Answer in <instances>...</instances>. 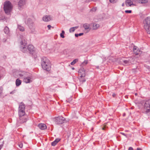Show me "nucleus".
Wrapping results in <instances>:
<instances>
[{"mask_svg": "<svg viewBox=\"0 0 150 150\" xmlns=\"http://www.w3.org/2000/svg\"><path fill=\"white\" fill-rule=\"evenodd\" d=\"M41 66L43 69L46 71L50 70L51 64L50 60L46 57H43L41 59Z\"/></svg>", "mask_w": 150, "mask_h": 150, "instance_id": "obj_1", "label": "nucleus"}, {"mask_svg": "<svg viewBox=\"0 0 150 150\" xmlns=\"http://www.w3.org/2000/svg\"><path fill=\"white\" fill-rule=\"evenodd\" d=\"M3 8L5 13L9 15L13 9V6L10 1H6L4 3Z\"/></svg>", "mask_w": 150, "mask_h": 150, "instance_id": "obj_2", "label": "nucleus"}, {"mask_svg": "<svg viewBox=\"0 0 150 150\" xmlns=\"http://www.w3.org/2000/svg\"><path fill=\"white\" fill-rule=\"evenodd\" d=\"M21 50L24 53L26 52L27 51L28 48L26 46L27 42L25 40V38L23 36H21Z\"/></svg>", "mask_w": 150, "mask_h": 150, "instance_id": "obj_3", "label": "nucleus"}, {"mask_svg": "<svg viewBox=\"0 0 150 150\" xmlns=\"http://www.w3.org/2000/svg\"><path fill=\"white\" fill-rule=\"evenodd\" d=\"M144 28L147 33L150 34V17H148L144 21Z\"/></svg>", "mask_w": 150, "mask_h": 150, "instance_id": "obj_4", "label": "nucleus"}, {"mask_svg": "<svg viewBox=\"0 0 150 150\" xmlns=\"http://www.w3.org/2000/svg\"><path fill=\"white\" fill-rule=\"evenodd\" d=\"M27 23L32 33L35 31L34 24L33 21L31 18H29L27 19Z\"/></svg>", "mask_w": 150, "mask_h": 150, "instance_id": "obj_5", "label": "nucleus"}, {"mask_svg": "<svg viewBox=\"0 0 150 150\" xmlns=\"http://www.w3.org/2000/svg\"><path fill=\"white\" fill-rule=\"evenodd\" d=\"M144 111L146 113L150 114V99L146 101L144 105Z\"/></svg>", "mask_w": 150, "mask_h": 150, "instance_id": "obj_6", "label": "nucleus"}, {"mask_svg": "<svg viewBox=\"0 0 150 150\" xmlns=\"http://www.w3.org/2000/svg\"><path fill=\"white\" fill-rule=\"evenodd\" d=\"M27 120V117L25 116H19V118L17 120V125L19 126L20 124L26 122Z\"/></svg>", "mask_w": 150, "mask_h": 150, "instance_id": "obj_7", "label": "nucleus"}, {"mask_svg": "<svg viewBox=\"0 0 150 150\" xmlns=\"http://www.w3.org/2000/svg\"><path fill=\"white\" fill-rule=\"evenodd\" d=\"M66 119L62 117H59L55 118V121L56 124H62L66 122Z\"/></svg>", "mask_w": 150, "mask_h": 150, "instance_id": "obj_8", "label": "nucleus"}, {"mask_svg": "<svg viewBox=\"0 0 150 150\" xmlns=\"http://www.w3.org/2000/svg\"><path fill=\"white\" fill-rule=\"evenodd\" d=\"M33 77L29 73L27 76L23 78V81L26 83H30L33 81Z\"/></svg>", "mask_w": 150, "mask_h": 150, "instance_id": "obj_9", "label": "nucleus"}, {"mask_svg": "<svg viewBox=\"0 0 150 150\" xmlns=\"http://www.w3.org/2000/svg\"><path fill=\"white\" fill-rule=\"evenodd\" d=\"M26 4L25 0H20L18 3V7L19 10L22 9Z\"/></svg>", "mask_w": 150, "mask_h": 150, "instance_id": "obj_10", "label": "nucleus"}, {"mask_svg": "<svg viewBox=\"0 0 150 150\" xmlns=\"http://www.w3.org/2000/svg\"><path fill=\"white\" fill-rule=\"evenodd\" d=\"M18 74L19 77L23 78L27 76L28 74H29V73L23 71H18Z\"/></svg>", "mask_w": 150, "mask_h": 150, "instance_id": "obj_11", "label": "nucleus"}, {"mask_svg": "<svg viewBox=\"0 0 150 150\" xmlns=\"http://www.w3.org/2000/svg\"><path fill=\"white\" fill-rule=\"evenodd\" d=\"M42 19L44 21L48 22L52 20L53 17L51 16L46 15L44 16Z\"/></svg>", "mask_w": 150, "mask_h": 150, "instance_id": "obj_12", "label": "nucleus"}, {"mask_svg": "<svg viewBox=\"0 0 150 150\" xmlns=\"http://www.w3.org/2000/svg\"><path fill=\"white\" fill-rule=\"evenodd\" d=\"M79 75H81L80 77H84L85 76V71L83 68H81L79 71Z\"/></svg>", "mask_w": 150, "mask_h": 150, "instance_id": "obj_13", "label": "nucleus"}, {"mask_svg": "<svg viewBox=\"0 0 150 150\" xmlns=\"http://www.w3.org/2000/svg\"><path fill=\"white\" fill-rule=\"evenodd\" d=\"M137 47L136 46H134L133 47V51L134 54L136 55L140 54L142 52L139 49L137 50Z\"/></svg>", "mask_w": 150, "mask_h": 150, "instance_id": "obj_14", "label": "nucleus"}, {"mask_svg": "<svg viewBox=\"0 0 150 150\" xmlns=\"http://www.w3.org/2000/svg\"><path fill=\"white\" fill-rule=\"evenodd\" d=\"M38 127L40 129L42 130H45L47 128V126L44 124H39L38 125Z\"/></svg>", "mask_w": 150, "mask_h": 150, "instance_id": "obj_15", "label": "nucleus"}, {"mask_svg": "<svg viewBox=\"0 0 150 150\" xmlns=\"http://www.w3.org/2000/svg\"><path fill=\"white\" fill-rule=\"evenodd\" d=\"M125 4L127 6H130L132 5H134L133 2L131 0H126Z\"/></svg>", "mask_w": 150, "mask_h": 150, "instance_id": "obj_16", "label": "nucleus"}, {"mask_svg": "<svg viewBox=\"0 0 150 150\" xmlns=\"http://www.w3.org/2000/svg\"><path fill=\"white\" fill-rule=\"evenodd\" d=\"M83 26L84 29L87 31H89L90 30V28L89 27V25L88 24L85 23L83 25Z\"/></svg>", "mask_w": 150, "mask_h": 150, "instance_id": "obj_17", "label": "nucleus"}, {"mask_svg": "<svg viewBox=\"0 0 150 150\" xmlns=\"http://www.w3.org/2000/svg\"><path fill=\"white\" fill-rule=\"evenodd\" d=\"M25 105L22 103H21L19 105L18 110H25Z\"/></svg>", "mask_w": 150, "mask_h": 150, "instance_id": "obj_18", "label": "nucleus"}, {"mask_svg": "<svg viewBox=\"0 0 150 150\" xmlns=\"http://www.w3.org/2000/svg\"><path fill=\"white\" fill-rule=\"evenodd\" d=\"M28 50L30 52H32L34 51V47L32 45H29L27 47Z\"/></svg>", "mask_w": 150, "mask_h": 150, "instance_id": "obj_19", "label": "nucleus"}, {"mask_svg": "<svg viewBox=\"0 0 150 150\" xmlns=\"http://www.w3.org/2000/svg\"><path fill=\"white\" fill-rule=\"evenodd\" d=\"M25 110H18V115L19 116H25Z\"/></svg>", "mask_w": 150, "mask_h": 150, "instance_id": "obj_20", "label": "nucleus"}, {"mask_svg": "<svg viewBox=\"0 0 150 150\" xmlns=\"http://www.w3.org/2000/svg\"><path fill=\"white\" fill-rule=\"evenodd\" d=\"M93 28L94 30H96L100 27V25L98 23H94L93 24Z\"/></svg>", "mask_w": 150, "mask_h": 150, "instance_id": "obj_21", "label": "nucleus"}, {"mask_svg": "<svg viewBox=\"0 0 150 150\" xmlns=\"http://www.w3.org/2000/svg\"><path fill=\"white\" fill-rule=\"evenodd\" d=\"M60 139L59 138L56 139L52 143L51 145L52 146H54L60 140Z\"/></svg>", "mask_w": 150, "mask_h": 150, "instance_id": "obj_22", "label": "nucleus"}, {"mask_svg": "<svg viewBox=\"0 0 150 150\" xmlns=\"http://www.w3.org/2000/svg\"><path fill=\"white\" fill-rule=\"evenodd\" d=\"M21 83V81L19 80V79H17L16 81V86H19Z\"/></svg>", "mask_w": 150, "mask_h": 150, "instance_id": "obj_23", "label": "nucleus"}, {"mask_svg": "<svg viewBox=\"0 0 150 150\" xmlns=\"http://www.w3.org/2000/svg\"><path fill=\"white\" fill-rule=\"evenodd\" d=\"M138 2L140 4H145L148 2V0H137Z\"/></svg>", "mask_w": 150, "mask_h": 150, "instance_id": "obj_24", "label": "nucleus"}, {"mask_svg": "<svg viewBox=\"0 0 150 150\" xmlns=\"http://www.w3.org/2000/svg\"><path fill=\"white\" fill-rule=\"evenodd\" d=\"M18 29L21 31H23L25 30V28L23 26L18 25Z\"/></svg>", "mask_w": 150, "mask_h": 150, "instance_id": "obj_25", "label": "nucleus"}, {"mask_svg": "<svg viewBox=\"0 0 150 150\" xmlns=\"http://www.w3.org/2000/svg\"><path fill=\"white\" fill-rule=\"evenodd\" d=\"M4 31L5 33L8 34L9 32V28L6 26V27L4 28Z\"/></svg>", "mask_w": 150, "mask_h": 150, "instance_id": "obj_26", "label": "nucleus"}, {"mask_svg": "<svg viewBox=\"0 0 150 150\" xmlns=\"http://www.w3.org/2000/svg\"><path fill=\"white\" fill-rule=\"evenodd\" d=\"M128 59L130 64H132L134 63V60L132 57H130Z\"/></svg>", "mask_w": 150, "mask_h": 150, "instance_id": "obj_27", "label": "nucleus"}, {"mask_svg": "<svg viewBox=\"0 0 150 150\" xmlns=\"http://www.w3.org/2000/svg\"><path fill=\"white\" fill-rule=\"evenodd\" d=\"M78 59H74L72 62L71 63V65H73L76 62H78Z\"/></svg>", "mask_w": 150, "mask_h": 150, "instance_id": "obj_28", "label": "nucleus"}, {"mask_svg": "<svg viewBox=\"0 0 150 150\" xmlns=\"http://www.w3.org/2000/svg\"><path fill=\"white\" fill-rule=\"evenodd\" d=\"M65 33V32L64 31L62 30V33L60 34V36L62 38H64V34Z\"/></svg>", "mask_w": 150, "mask_h": 150, "instance_id": "obj_29", "label": "nucleus"}, {"mask_svg": "<svg viewBox=\"0 0 150 150\" xmlns=\"http://www.w3.org/2000/svg\"><path fill=\"white\" fill-rule=\"evenodd\" d=\"M4 144V141H3L2 139H0V147H3Z\"/></svg>", "mask_w": 150, "mask_h": 150, "instance_id": "obj_30", "label": "nucleus"}, {"mask_svg": "<svg viewBox=\"0 0 150 150\" xmlns=\"http://www.w3.org/2000/svg\"><path fill=\"white\" fill-rule=\"evenodd\" d=\"M123 62L125 64H126L127 65L130 64L128 59L124 60Z\"/></svg>", "mask_w": 150, "mask_h": 150, "instance_id": "obj_31", "label": "nucleus"}, {"mask_svg": "<svg viewBox=\"0 0 150 150\" xmlns=\"http://www.w3.org/2000/svg\"><path fill=\"white\" fill-rule=\"evenodd\" d=\"M79 80L80 81L82 82H84L86 81L85 79L84 78H83V77H80L79 79Z\"/></svg>", "mask_w": 150, "mask_h": 150, "instance_id": "obj_32", "label": "nucleus"}, {"mask_svg": "<svg viewBox=\"0 0 150 150\" xmlns=\"http://www.w3.org/2000/svg\"><path fill=\"white\" fill-rule=\"evenodd\" d=\"M83 33H80L79 34H75V35L76 37H78V36H80L83 35Z\"/></svg>", "mask_w": 150, "mask_h": 150, "instance_id": "obj_33", "label": "nucleus"}, {"mask_svg": "<svg viewBox=\"0 0 150 150\" xmlns=\"http://www.w3.org/2000/svg\"><path fill=\"white\" fill-rule=\"evenodd\" d=\"M74 31L75 30L73 27L71 28L69 30V31L70 33L74 32Z\"/></svg>", "mask_w": 150, "mask_h": 150, "instance_id": "obj_34", "label": "nucleus"}, {"mask_svg": "<svg viewBox=\"0 0 150 150\" xmlns=\"http://www.w3.org/2000/svg\"><path fill=\"white\" fill-rule=\"evenodd\" d=\"M5 20V18L4 16H0V20Z\"/></svg>", "mask_w": 150, "mask_h": 150, "instance_id": "obj_35", "label": "nucleus"}, {"mask_svg": "<svg viewBox=\"0 0 150 150\" xmlns=\"http://www.w3.org/2000/svg\"><path fill=\"white\" fill-rule=\"evenodd\" d=\"M88 63V61L87 60H85L82 64V65H85L87 64Z\"/></svg>", "mask_w": 150, "mask_h": 150, "instance_id": "obj_36", "label": "nucleus"}, {"mask_svg": "<svg viewBox=\"0 0 150 150\" xmlns=\"http://www.w3.org/2000/svg\"><path fill=\"white\" fill-rule=\"evenodd\" d=\"M109 1L113 3H115L117 1V0H109Z\"/></svg>", "mask_w": 150, "mask_h": 150, "instance_id": "obj_37", "label": "nucleus"}, {"mask_svg": "<svg viewBox=\"0 0 150 150\" xmlns=\"http://www.w3.org/2000/svg\"><path fill=\"white\" fill-rule=\"evenodd\" d=\"M97 10V8L96 7H95L92 8V9H91V11L92 12H95L96 10Z\"/></svg>", "mask_w": 150, "mask_h": 150, "instance_id": "obj_38", "label": "nucleus"}, {"mask_svg": "<svg viewBox=\"0 0 150 150\" xmlns=\"http://www.w3.org/2000/svg\"><path fill=\"white\" fill-rule=\"evenodd\" d=\"M131 10H125V12L126 13H132Z\"/></svg>", "mask_w": 150, "mask_h": 150, "instance_id": "obj_39", "label": "nucleus"}, {"mask_svg": "<svg viewBox=\"0 0 150 150\" xmlns=\"http://www.w3.org/2000/svg\"><path fill=\"white\" fill-rule=\"evenodd\" d=\"M82 0L85 2H90L91 1H93V0Z\"/></svg>", "mask_w": 150, "mask_h": 150, "instance_id": "obj_40", "label": "nucleus"}, {"mask_svg": "<svg viewBox=\"0 0 150 150\" xmlns=\"http://www.w3.org/2000/svg\"><path fill=\"white\" fill-rule=\"evenodd\" d=\"M16 90H13V91H12L10 93V94H13L14 93L16 92Z\"/></svg>", "mask_w": 150, "mask_h": 150, "instance_id": "obj_41", "label": "nucleus"}, {"mask_svg": "<svg viewBox=\"0 0 150 150\" xmlns=\"http://www.w3.org/2000/svg\"><path fill=\"white\" fill-rule=\"evenodd\" d=\"M19 146L21 148L23 147V144H19Z\"/></svg>", "mask_w": 150, "mask_h": 150, "instance_id": "obj_42", "label": "nucleus"}, {"mask_svg": "<svg viewBox=\"0 0 150 150\" xmlns=\"http://www.w3.org/2000/svg\"><path fill=\"white\" fill-rule=\"evenodd\" d=\"M47 27H48V29L49 30H50V28L51 27V25H47Z\"/></svg>", "mask_w": 150, "mask_h": 150, "instance_id": "obj_43", "label": "nucleus"}, {"mask_svg": "<svg viewBox=\"0 0 150 150\" xmlns=\"http://www.w3.org/2000/svg\"><path fill=\"white\" fill-rule=\"evenodd\" d=\"M73 28H74V29L75 30L79 28V27L78 26H75V27H73Z\"/></svg>", "mask_w": 150, "mask_h": 150, "instance_id": "obj_44", "label": "nucleus"}, {"mask_svg": "<svg viewBox=\"0 0 150 150\" xmlns=\"http://www.w3.org/2000/svg\"><path fill=\"white\" fill-rule=\"evenodd\" d=\"M2 88H0V95H1V93L2 92Z\"/></svg>", "mask_w": 150, "mask_h": 150, "instance_id": "obj_45", "label": "nucleus"}, {"mask_svg": "<svg viewBox=\"0 0 150 150\" xmlns=\"http://www.w3.org/2000/svg\"><path fill=\"white\" fill-rule=\"evenodd\" d=\"M128 150H134L132 148L130 147L129 148Z\"/></svg>", "mask_w": 150, "mask_h": 150, "instance_id": "obj_46", "label": "nucleus"}, {"mask_svg": "<svg viewBox=\"0 0 150 150\" xmlns=\"http://www.w3.org/2000/svg\"><path fill=\"white\" fill-rule=\"evenodd\" d=\"M121 134H122L123 135L125 136H126V134L124 133H123V132H121Z\"/></svg>", "mask_w": 150, "mask_h": 150, "instance_id": "obj_47", "label": "nucleus"}, {"mask_svg": "<svg viewBox=\"0 0 150 150\" xmlns=\"http://www.w3.org/2000/svg\"><path fill=\"white\" fill-rule=\"evenodd\" d=\"M137 150H142V149L140 148H138L137 149Z\"/></svg>", "mask_w": 150, "mask_h": 150, "instance_id": "obj_48", "label": "nucleus"}, {"mask_svg": "<svg viewBox=\"0 0 150 150\" xmlns=\"http://www.w3.org/2000/svg\"><path fill=\"white\" fill-rule=\"evenodd\" d=\"M112 96L113 97H114L115 96V93H113Z\"/></svg>", "mask_w": 150, "mask_h": 150, "instance_id": "obj_49", "label": "nucleus"}, {"mask_svg": "<svg viewBox=\"0 0 150 150\" xmlns=\"http://www.w3.org/2000/svg\"><path fill=\"white\" fill-rule=\"evenodd\" d=\"M122 6H124V5H125V4H124V3H123L122 4Z\"/></svg>", "mask_w": 150, "mask_h": 150, "instance_id": "obj_50", "label": "nucleus"}, {"mask_svg": "<svg viewBox=\"0 0 150 150\" xmlns=\"http://www.w3.org/2000/svg\"><path fill=\"white\" fill-rule=\"evenodd\" d=\"M123 116H125V113H123Z\"/></svg>", "mask_w": 150, "mask_h": 150, "instance_id": "obj_51", "label": "nucleus"}, {"mask_svg": "<svg viewBox=\"0 0 150 150\" xmlns=\"http://www.w3.org/2000/svg\"><path fill=\"white\" fill-rule=\"evenodd\" d=\"M2 147H0V150H1V148Z\"/></svg>", "mask_w": 150, "mask_h": 150, "instance_id": "obj_52", "label": "nucleus"}, {"mask_svg": "<svg viewBox=\"0 0 150 150\" xmlns=\"http://www.w3.org/2000/svg\"><path fill=\"white\" fill-rule=\"evenodd\" d=\"M72 69L73 70H74V68L73 67V68H72Z\"/></svg>", "mask_w": 150, "mask_h": 150, "instance_id": "obj_53", "label": "nucleus"}, {"mask_svg": "<svg viewBox=\"0 0 150 150\" xmlns=\"http://www.w3.org/2000/svg\"><path fill=\"white\" fill-rule=\"evenodd\" d=\"M137 95V93H135V95Z\"/></svg>", "mask_w": 150, "mask_h": 150, "instance_id": "obj_54", "label": "nucleus"}]
</instances>
